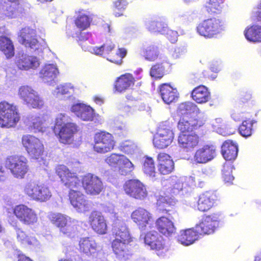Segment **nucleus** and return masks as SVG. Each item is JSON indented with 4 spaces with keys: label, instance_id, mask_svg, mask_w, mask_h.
Listing matches in <instances>:
<instances>
[{
    "label": "nucleus",
    "instance_id": "obj_1",
    "mask_svg": "<svg viewBox=\"0 0 261 261\" xmlns=\"http://www.w3.org/2000/svg\"><path fill=\"white\" fill-rule=\"evenodd\" d=\"M55 170L61 183L70 189L68 196L71 204L80 213L88 212L90 205L85 195L80 191L73 190L78 188L81 184L76 173L72 172L64 165H58Z\"/></svg>",
    "mask_w": 261,
    "mask_h": 261
},
{
    "label": "nucleus",
    "instance_id": "obj_2",
    "mask_svg": "<svg viewBox=\"0 0 261 261\" xmlns=\"http://www.w3.org/2000/svg\"><path fill=\"white\" fill-rule=\"evenodd\" d=\"M175 189L169 187L167 189L163 195H160L157 199L156 204L159 207L161 213L166 214L169 218L161 216L155 222L156 229L159 233L165 237H170L175 233L176 228L171 219L172 215L177 214L176 210V201L173 198L175 195Z\"/></svg>",
    "mask_w": 261,
    "mask_h": 261
},
{
    "label": "nucleus",
    "instance_id": "obj_3",
    "mask_svg": "<svg viewBox=\"0 0 261 261\" xmlns=\"http://www.w3.org/2000/svg\"><path fill=\"white\" fill-rule=\"evenodd\" d=\"M111 237V248L116 257L121 260L128 259L132 255L130 248L134 238L127 226L122 224L114 227Z\"/></svg>",
    "mask_w": 261,
    "mask_h": 261
},
{
    "label": "nucleus",
    "instance_id": "obj_4",
    "mask_svg": "<svg viewBox=\"0 0 261 261\" xmlns=\"http://www.w3.org/2000/svg\"><path fill=\"white\" fill-rule=\"evenodd\" d=\"M53 131L60 143L69 145L73 142L74 136L79 132V127L69 117L60 114L55 119Z\"/></svg>",
    "mask_w": 261,
    "mask_h": 261
},
{
    "label": "nucleus",
    "instance_id": "obj_5",
    "mask_svg": "<svg viewBox=\"0 0 261 261\" xmlns=\"http://www.w3.org/2000/svg\"><path fill=\"white\" fill-rule=\"evenodd\" d=\"M195 106L192 102H183L179 105L178 110L182 114L177 123V128L180 133L192 132L202 127L205 123L203 118H195L188 114L192 106Z\"/></svg>",
    "mask_w": 261,
    "mask_h": 261
},
{
    "label": "nucleus",
    "instance_id": "obj_6",
    "mask_svg": "<svg viewBox=\"0 0 261 261\" xmlns=\"http://www.w3.org/2000/svg\"><path fill=\"white\" fill-rule=\"evenodd\" d=\"M17 106L6 100L0 102V127L14 128L20 120Z\"/></svg>",
    "mask_w": 261,
    "mask_h": 261
},
{
    "label": "nucleus",
    "instance_id": "obj_7",
    "mask_svg": "<svg viewBox=\"0 0 261 261\" xmlns=\"http://www.w3.org/2000/svg\"><path fill=\"white\" fill-rule=\"evenodd\" d=\"M224 29V21L220 16L206 19L197 27V33L205 38L216 37Z\"/></svg>",
    "mask_w": 261,
    "mask_h": 261
},
{
    "label": "nucleus",
    "instance_id": "obj_8",
    "mask_svg": "<svg viewBox=\"0 0 261 261\" xmlns=\"http://www.w3.org/2000/svg\"><path fill=\"white\" fill-rule=\"evenodd\" d=\"M24 193L31 200L40 202H46L51 197L49 188L35 180L27 182L24 187Z\"/></svg>",
    "mask_w": 261,
    "mask_h": 261
},
{
    "label": "nucleus",
    "instance_id": "obj_9",
    "mask_svg": "<svg viewBox=\"0 0 261 261\" xmlns=\"http://www.w3.org/2000/svg\"><path fill=\"white\" fill-rule=\"evenodd\" d=\"M5 167L9 169L14 177L24 178L29 170L28 159L23 155H11L7 157Z\"/></svg>",
    "mask_w": 261,
    "mask_h": 261
},
{
    "label": "nucleus",
    "instance_id": "obj_10",
    "mask_svg": "<svg viewBox=\"0 0 261 261\" xmlns=\"http://www.w3.org/2000/svg\"><path fill=\"white\" fill-rule=\"evenodd\" d=\"M115 141L111 133L100 130L94 134L92 148L97 153L105 154L113 150Z\"/></svg>",
    "mask_w": 261,
    "mask_h": 261
},
{
    "label": "nucleus",
    "instance_id": "obj_11",
    "mask_svg": "<svg viewBox=\"0 0 261 261\" xmlns=\"http://www.w3.org/2000/svg\"><path fill=\"white\" fill-rule=\"evenodd\" d=\"M21 142L28 153L33 159H42L45 156L44 145L38 138L31 135H23Z\"/></svg>",
    "mask_w": 261,
    "mask_h": 261
},
{
    "label": "nucleus",
    "instance_id": "obj_12",
    "mask_svg": "<svg viewBox=\"0 0 261 261\" xmlns=\"http://www.w3.org/2000/svg\"><path fill=\"white\" fill-rule=\"evenodd\" d=\"M21 142L28 153L33 159H42L45 156L44 145L38 138L31 135H23Z\"/></svg>",
    "mask_w": 261,
    "mask_h": 261
},
{
    "label": "nucleus",
    "instance_id": "obj_13",
    "mask_svg": "<svg viewBox=\"0 0 261 261\" xmlns=\"http://www.w3.org/2000/svg\"><path fill=\"white\" fill-rule=\"evenodd\" d=\"M123 189L127 195L136 200L143 201L148 196L146 186L138 179L126 180L123 186Z\"/></svg>",
    "mask_w": 261,
    "mask_h": 261
},
{
    "label": "nucleus",
    "instance_id": "obj_14",
    "mask_svg": "<svg viewBox=\"0 0 261 261\" xmlns=\"http://www.w3.org/2000/svg\"><path fill=\"white\" fill-rule=\"evenodd\" d=\"M220 216V214L219 212L204 215L200 222L195 225L199 235H210L214 233L218 227Z\"/></svg>",
    "mask_w": 261,
    "mask_h": 261
},
{
    "label": "nucleus",
    "instance_id": "obj_15",
    "mask_svg": "<svg viewBox=\"0 0 261 261\" xmlns=\"http://www.w3.org/2000/svg\"><path fill=\"white\" fill-rule=\"evenodd\" d=\"M106 162L110 166L117 168L118 173L122 175H126L134 169L131 161L121 154L112 153L105 159Z\"/></svg>",
    "mask_w": 261,
    "mask_h": 261
},
{
    "label": "nucleus",
    "instance_id": "obj_16",
    "mask_svg": "<svg viewBox=\"0 0 261 261\" xmlns=\"http://www.w3.org/2000/svg\"><path fill=\"white\" fill-rule=\"evenodd\" d=\"M18 95L24 103L33 109H41L44 101L38 92L29 86H22L18 90Z\"/></svg>",
    "mask_w": 261,
    "mask_h": 261
},
{
    "label": "nucleus",
    "instance_id": "obj_17",
    "mask_svg": "<svg viewBox=\"0 0 261 261\" xmlns=\"http://www.w3.org/2000/svg\"><path fill=\"white\" fill-rule=\"evenodd\" d=\"M13 213L19 221L26 225H33L38 221L37 214L35 211L24 204L16 205Z\"/></svg>",
    "mask_w": 261,
    "mask_h": 261
},
{
    "label": "nucleus",
    "instance_id": "obj_18",
    "mask_svg": "<svg viewBox=\"0 0 261 261\" xmlns=\"http://www.w3.org/2000/svg\"><path fill=\"white\" fill-rule=\"evenodd\" d=\"M82 187L88 195H97L103 190V185L101 179L91 173L84 175L82 178Z\"/></svg>",
    "mask_w": 261,
    "mask_h": 261
},
{
    "label": "nucleus",
    "instance_id": "obj_19",
    "mask_svg": "<svg viewBox=\"0 0 261 261\" xmlns=\"http://www.w3.org/2000/svg\"><path fill=\"white\" fill-rule=\"evenodd\" d=\"M14 64L17 69L28 71L37 69L40 65V61L35 56L22 53L18 54L15 57Z\"/></svg>",
    "mask_w": 261,
    "mask_h": 261
},
{
    "label": "nucleus",
    "instance_id": "obj_20",
    "mask_svg": "<svg viewBox=\"0 0 261 261\" xmlns=\"http://www.w3.org/2000/svg\"><path fill=\"white\" fill-rule=\"evenodd\" d=\"M88 223L90 227L96 233L103 235L107 233V220L101 212L93 211L89 215Z\"/></svg>",
    "mask_w": 261,
    "mask_h": 261
},
{
    "label": "nucleus",
    "instance_id": "obj_21",
    "mask_svg": "<svg viewBox=\"0 0 261 261\" xmlns=\"http://www.w3.org/2000/svg\"><path fill=\"white\" fill-rule=\"evenodd\" d=\"M174 138L173 131L167 128H159L153 138V144L156 148L162 149L169 146Z\"/></svg>",
    "mask_w": 261,
    "mask_h": 261
},
{
    "label": "nucleus",
    "instance_id": "obj_22",
    "mask_svg": "<svg viewBox=\"0 0 261 261\" xmlns=\"http://www.w3.org/2000/svg\"><path fill=\"white\" fill-rule=\"evenodd\" d=\"M18 41L25 47L33 49L36 48L39 43L35 30L27 27L19 31Z\"/></svg>",
    "mask_w": 261,
    "mask_h": 261
},
{
    "label": "nucleus",
    "instance_id": "obj_23",
    "mask_svg": "<svg viewBox=\"0 0 261 261\" xmlns=\"http://www.w3.org/2000/svg\"><path fill=\"white\" fill-rule=\"evenodd\" d=\"M219 200V195L216 191H208L201 194L197 202V207L201 212H206L211 209Z\"/></svg>",
    "mask_w": 261,
    "mask_h": 261
},
{
    "label": "nucleus",
    "instance_id": "obj_24",
    "mask_svg": "<svg viewBox=\"0 0 261 261\" xmlns=\"http://www.w3.org/2000/svg\"><path fill=\"white\" fill-rule=\"evenodd\" d=\"M133 221L141 230H145L146 227L152 220V214L146 209L139 207L131 214Z\"/></svg>",
    "mask_w": 261,
    "mask_h": 261
},
{
    "label": "nucleus",
    "instance_id": "obj_25",
    "mask_svg": "<svg viewBox=\"0 0 261 261\" xmlns=\"http://www.w3.org/2000/svg\"><path fill=\"white\" fill-rule=\"evenodd\" d=\"M156 159L157 168L160 174L168 175L174 171V162L169 154L165 152H160L158 154Z\"/></svg>",
    "mask_w": 261,
    "mask_h": 261
},
{
    "label": "nucleus",
    "instance_id": "obj_26",
    "mask_svg": "<svg viewBox=\"0 0 261 261\" xmlns=\"http://www.w3.org/2000/svg\"><path fill=\"white\" fill-rule=\"evenodd\" d=\"M79 251L87 257H94L98 253L97 244L95 240L90 237L82 238L79 241Z\"/></svg>",
    "mask_w": 261,
    "mask_h": 261
},
{
    "label": "nucleus",
    "instance_id": "obj_27",
    "mask_svg": "<svg viewBox=\"0 0 261 261\" xmlns=\"http://www.w3.org/2000/svg\"><path fill=\"white\" fill-rule=\"evenodd\" d=\"M216 155V150L212 146L205 145L195 151L193 160L197 164H205Z\"/></svg>",
    "mask_w": 261,
    "mask_h": 261
},
{
    "label": "nucleus",
    "instance_id": "obj_28",
    "mask_svg": "<svg viewBox=\"0 0 261 261\" xmlns=\"http://www.w3.org/2000/svg\"><path fill=\"white\" fill-rule=\"evenodd\" d=\"M49 220L64 234L69 235L73 230V227L69 223L67 218L61 214H52L49 216Z\"/></svg>",
    "mask_w": 261,
    "mask_h": 261
},
{
    "label": "nucleus",
    "instance_id": "obj_29",
    "mask_svg": "<svg viewBox=\"0 0 261 261\" xmlns=\"http://www.w3.org/2000/svg\"><path fill=\"white\" fill-rule=\"evenodd\" d=\"M200 139L195 133L186 134L179 133L178 137V143L180 147L186 151H190L198 146Z\"/></svg>",
    "mask_w": 261,
    "mask_h": 261
},
{
    "label": "nucleus",
    "instance_id": "obj_30",
    "mask_svg": "<svg viewBox=\"0 0 261 261\" xmlns=\"http://www.w3.org/2000/svg\"><path fill=\"white\" fill-rule=\"evenodd\" d=\"M135 81L136 80L132 74L125 73L122 74L117 77L114 82V90L119 93L124 92L134 86Z\"/></svg>",
    "mask_w": 261,
    "mask_h": 261
},
{
    "label": "nucleus",
    "instance_id": "obj_31",
    "mask_svg": "<svg viewBox=\"0 0 261 261\" xmlns=\"http://www.w3.org/2000/svg\"><path fill=\"white\" fill-rule=\"evenodd\" d=\"M160 93L163 101L168 105L176 101L179 97L177 89L167 83L160 86Z\"/></svg>",
    "mask_w": 261,
    "mask_h": 261
},
{
    "label": "nucleus",
    "instance_id": "obj_32",
    "mask_svg": "<svg viewBox=\"0 0 261 261\" xmlns=\"http://www.w3.org/2000/svg\"><path fill=\"white\" fill-rule=\"evenodd\" d=\"M191 97L196 103L202 104L208 102L211 97L208 88L202 85L194 88L191 92Z\"/></svg>",
    "mask_w": 261,
    "mask_h": 261
},
{
    "label": "nucleus",
    "instance_id": "obj_33",
    "mask_svg": "<svg viewBox=\"0 0 261 261\" xmlns=\"http://www.w3.org/2000/svg\"><path fill=\"white\" fill-rule=\"evenodd\" d=\"M199 234L194 227L181 230L177 237L178 241L182 244L188 246L192 244L199 238Z\"/></svg>",
    "mask_w": 261,
    "mask_h": 261
},
{
    "label": "nucleus",
    "instance_id": "obj_34",
    "mask_svg": "<svg viewBox=\"0 0 261 261\" xmlns=\"http://www.w3.org/2000/svg\"><path fill=\"white\" fill-rule=\"evenodd\" d=\"M238 145L232 140L225 141L221 146V153L227 161H234L237 157Z\"/></svg>",
    "mask_w": 261,
    "mask_h": 261
},
{
    "label": "nucleus",
    "instance_id": "obj_35",
    "mask_svg": "<svg viewBox=\"0 0 261 261\" xmlns=\"http://www.w3.org/2000/svg\"><path fill=\"white\" fill-rule=\"evenodd\" d=\"M71 111L84 121H91L93 119V109L91 107L85 104L73 105L71 107Z\"/></svg>",
    "mask_w": 261,
    "mask_h": 261
},
{
    "label": "nucleus",
    "instance_id": "obj_36",
    "mask_svg": "<svg viewBox=\"0 0 261 261\" xmlns=\"http://www.w3.org/2000/svg\"><path fill=\"white\" fill-rule=\"evenodd\" d=\"M144 242L152 250L160 251L164 248L162 237L155 231L147 232L144 237Z\"/></svg>",
    "mask_w": 261,
    "mask_h": 261
},
{
    "label": "nucleus",
    "instance_id": "obj_37",
    "mask_svg": "<svg viewBox=\"0 0 261 261\" xmlns=\"http://www.w3.org/2000/svg\"><path fill=\"white\" fill-rule=\"evenodd\" d=\"M255 104L254 97L250 91H242L237 104L239 110L248 109Z\"/></svg>",
    "mask_w": 261,
    "mask_h": 261
},
{
    "label": "nucleus",
    "instance_id": "obj_38",
    "mask_svg": "<svg viewBox=\"0 0 261 261\" xmlns=\"http://www.w3.org/2000/svg\"><path fill=\"white\" fill-rule=\"evenodd\" d=\"M146 24L149 31L161 34L164 33L168 27L165 20L161 17H156L150 20Z\"/></svg>",
    "mask_w": 261,
    "mask_h": 261
},
{
    "label": "nucleus",
    "instance_id": "obj_39",
    "mask_svg": "<svg viewBox=\"0 0 261 261\" xmlns=\"http://www.w3.org/2000/svg\"><path fill=\"white\" fill-rule=\"evenodd\" d=\"M0 50L6 56L10 58L14 56V46L12 40L5 36H0Z\"/></svg>",
    "mask_w": 261,
    "mask_h": 261
},
{
    "label": "nucleus",
    "instance_id": "obj_40",
    "mask_svg": "<svg viewBox=\"0 0 261 261\" xmlns=\"http://www.w3.org/2000/svg\"><path fill=\"white\" fill-rule=\"evenodd\" d=\"M16 233L17 242L23 247L33 246L36 242L35 237L28 234L21 228L16 229Z\"/></svg>",
    "mask_w": 261,
    "mask_h": 261
},
{
    "label": "nucleus",
    "instance_id": "obj_41",
    "mask_svg": "<svg viewBox=\"0 0 261 261\" xmlns=\"http://www.w3.org/2000/svg\"><path fill=\"white\" fill-rule=\"evenodd\" d=\"M246 38L251 42H261V26L252 25L245 31Z\"/></svg>",
    "mask_w": 261,
    "mask_h": 261
},
{
    "label": "nucleus",
    "instance_id": "obj_42",
    "mask_svg": "<svg viewBox=\"0 0 261 261\" xmlns=\"http://www.w3.org/2000/svg\"><path fill=\"white\" fill-rule=\"evenodd\" d=\"M58 73V68L53 64L45 65L40 72L41 77L48 81L53 80L57 77Z\"/></svg>",
    "mask_w": 261,
    "mask_h": 261
},
{
    "label": "nucleus",
    "instance_id": "obj_43",
    "mask_svg": "<svg viewBox=\"0 0 261 261\" xmlns=\"http://www.w3.org/2000/svg\"><path fill=\"white\" fill-rule=\"evenodd\" d=\"M142 164L143 172L150 177H155L156 174L155 162L152 157L145 155Z\"/></svg>",
    "mask_w": 261,
    "mask_h": 261
},
{
    "label": "nucleus",
    "instance_id": "obj_44",
    "mask_svg": "<svg viewBox=\"0 0 261 261\" xmlns=\"http://www.w3.org/2000/svg\"><path fill=\"white\" fill-rule=\"evenodd\" d=\"M255 122V120L250 119L243 121L239 127L240 135L245 138L251 136L254 130L253 124Z\"/></svg>",
    "mask_w": 261,
    "mask_h": 261
},
{
    "label": "nucleus",
    "instance_id": "obj_45",
    "mask_svg": "<svg viewBox=\"0 0 261 261\" xmlns=\"http://www.w3.org/2000/svg\"><path fill=\"white\" fill-rule=\"evenodd\" d=\"M127 53V50L123 47L115 49L110 56H108L107 59L112 63L120 65L122 64L123 59L126 56Z\"/></svg>",
    "mask_w": 261,
    "mask_h": 261
},
{
    "label": "nucleus",
    "instance_id": "obj_46",
    "mask_svg": "<svg viewBox=\"0 0 261 261\" xmlns=\"http://www.w3.org/2000/svg\"><path fill=\"white\" fill-rule=\"evenodd\" d=\"M92 21V18L85 14L79 15L74 19V22L75 26L80 31H83L89 28Z\"/></svg>",
    "mask_w": 261,
    "mask_h": 261
},
{
    "label": "nucleus",
    "instance_id": "obj_47",
    "mask_svg": "<svg viewBox=\"0 0 261 261\" xmlns=\"http://www.w3.org/2000/svg\"><path fill=\"white\" fill-rule=\"evenodd\" d=\"M115 49V45L111 41L107 42L99 47H95L93 50L96 55H101L108 58V56Z\"/></svg>",
    "mask_w": 261,
    "mask_h": 261
},
{
    "label": "nucleus",
    "instance_id": "obj_48",
    "mask_svg": "<svg viewBox=\"0 0 261 261\" xmlns=\"http://www.w3.org/2000/svg\"><path fill=\"white\" fill-rule=\"evenodd\" d=\"M158 47L154 45H150L143 50V56L149 61H154L159 56Z\"/></svg>",
    "mask_w": 261,
    "mask_h": 261
},
{
    "label": "nucleus",
    "instance_id": "obj_49",
    "mask_svg": "<svg viewBox=\"0 0 261 261\" xmlns=\"http://www.w3.org/2000/svg\"><path fill=\"white\" fill-rule=\"evenodd\" d=\"M222 4L221 0H210L206 5V10L210 14H219L221 11Z\"/></svg>",
    "mask_w": 261,
    "mask_h": 261
},
{
    "label": "nucleus",
    "instance_id": "obj_50",
    "mask_svg": "<svg viewBox=\"0 0 261 261\" xmlns=\"http://www.w3.org/2000/svg\"><path fill=\"white\" fill-rule=\"evenodd\" d=\"M127 3L124 0H117L113 4V14L116 17H121L123 15V12L126 9Z\"/></svg>",
    "mask_w": 261,
    "mask_h": 261
},
{
    "label": "nucleus",
    "instance_id": "obj_51",
    "mask_svg": "<svg viewBox=\"0 0 261 261\" xmlns=\"http://www.w3.org/2000/svg\"><path fill=\"white\" fill-rule=\"evenodd\" d=\"M233 166L229 163H224L222 169V176L225 182L231 184L234 179L232 174Z\"/></svg>",
    "mask_w": 261,
    "mask_h": 261
},
{
    "label": "nucleus",
    "instance_id": "obj_52",
    "mask_svg": "<svg viewBox=\"0 0 261 261\" xmlns=\"http://www.w3.org/2000/svg\"><path fill=\"white\" fill-rule=\"evenodd\" d=\"M164 69L162 63H156L151 67L150 75L154 79H161L164 75Z\"/></svg>",
    "mask_w": 261,
    "mask_h": 261
},
{
    "label": "nucleus",
    "instance_id": "obj_53",
    "mask_svg": "<svg viewBox=\"0 0 261 261\" xmlns=\"http://www.w3.org/2000/svg\"><path fill=\"white\" fill-rule=\"evenodd\" d=\"M46 120L43 117H37L33 119L30 127L34 132H43L45 128Z\"/></svg>",
    "mask_w": 261,
    "mask_h": 261
},
{
    "label": "nucleus",
    "instance_id": "obj_54",
    "mask_svg": "<svg viewBox=\"0 0 261 261\" xmlns=\"http://www.w3.org/2000/svg\"><path fill=\"white\" fill-rule=\"evenodd\" d=\"M135 143L130 140H125L121 142L119 146V149L121 151L126 154H132L135 150Z\"/></svg>",
    "mask_w": 261,
    "mask_h": 261
},
{
    "label": "nucleus",
    "instance_id": "obj_55",
    "mask_svg": "<svg viewBox=\"0 0 261 261\" xmlns=\"http://www.w3.org/2000/svg\"><path fill=\"white\" fill-rule=\"evenodd\" d=\"M9 1L15 3L12 6L10 5L7 9L6 15L10 18H14L16 16L17 13L18 12V4L16 3L18 0H8Z\"/></svg>",
    "mask_w": 261,
    "mask_h": 261
},
{
    "label": "nucleus",
    "instance_id": "obj_56",
    "mask_svg": "<svg viewBox=\"0 0 261 261\" xmlns=\"http://www.w3.org/2000/svg\"><path fill=\"white\" fill-rule=\"evenodd\" d=\"M73 88L70 84L61 85L58 86L56 88V92L57 95H69L70 94V90H73Z\"/></svg>",
    "mask_w": 261,
    "mask_h": 261
},
{
    "label": "nucleus",
    "instance_id": "obj_57",
    "mask_svg": "<svg viewBox=\"0 0 261 261\" xmlns=\"http://www.w3.org/2000/svg\"><path fill=\"white\" fill-rule=\"evenodd\" d=\"M162 34L166 35L167 38L172 43L176 42L178 38V33L176 31L169 29L168 27Z\"/></svg>",
    "mask_w": 261,
    "mask_h": 261
},
{
    "label": "nucleus",
    "instance_id": "obj_58",
    "mask_svg": "<svg viewBox=\"0 0 261 261\" xmlns=\"http://www.w3.org/2000/svg\"><path fill=\"white\" fill-rule=\"evenodd\" d=\"M91 37V34L90 32H83L81 31L76 34L77 41L81 44V42L85 41L88 40Z\"/></svg>",
    "mask_w": 261,
    "mask_h": 261
},
{
    "label": "nucleus",
    "instance_id": "obj_59",
    "mask_svg": "<svg viewBox=\"0 0 261 261\" xmlns=\"http://www.w3.org/2000/svg\"><path fill=\"white\" fill-rule=\"evenodd\" d=\"M17 261H33L29 257L24 254H19L17 255Z\"/></svg>",
    "mask_w": 261,
    "mask_h": 261
},
{
    "label": "nucleus",
    "instance_id": "obj_60",
    "mask_svg": "<svg viewBox=\"0 0 261 261\" xmlns=\"http://www.w3.org/2000/svg\"><path fill=\"white\" fill-rule=\"evenodd\" d=\"M6 178V172L3 167L0 166V181H3Z\"/></svg>",
    "mask_w": 261,
    "mask_h": 261
},
{
    "label": "nucleus",
    "instance_id": "obj_61",
    "mask_svg": "<svg viewBox=\"0 0 261 261\" xmlns=\"http://www.w3.org/2000/svg\"><path fill=\"white\" fill-rule=\"evenodd\" d=\"M103 27L106 31L108 33H111V24L110 23H105L103 25Z\"/></svg>",
    "mask_w": 261,
    "mask_h": 261
},
{
    "label": "nucleus",
    "instance_id": "obj_62",
    "mask_svg": "<svg viewBox=\"0 0 261 261\" xmlns=\"http://www.w3.org/2000/svg\"><path fill=\"white\" fill-rule=\"evenodd\" d=\"M205 181H199L198 183L197 184L198 186L202 188L204 185Z\"/></svg>",
    "mask_w": 261,
    "mask_h": 261
},
{
    "label": "nucleus",
    "instance_id": "obj_63",
    "mask_svg": "<svg viewBox=\"0 0 261 261\" xmlns=\"http://www.w3.org/2000/svg\"><path fill=\"white\" fill-rule=\"evenodd\" d=\"M255 261H261V253L255 257Z\"/></svg>",
    "mask_w": 261,
    "mask_h": 261
},
{
    "label": "nucleus",
    "instance_id": "obj_64",
    "mask_svg": "<svg viewBox=\"0 0 261 261\" xmlns=\"http://www.w3.org/2000/svg\"><path fill=\"white\" fill-rule=\"evenodd\" d=\"M126 98L129 100H133L134 99H135V98L130 95H127Z\"/></svg>",
    "mask_w": 261,
    "mask_h": 261
}]
</instances>
